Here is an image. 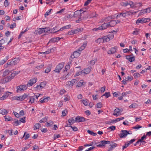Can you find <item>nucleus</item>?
<instances>
[{
    "mask_svg": "<svg viewBox=\"0 0 151 151\" xmlns=\"http://www.w3.org/2000/svg\"><path fill=\"white\" fill-rule=\"evenodd\" d=\"M12 124L13 125H15V126H17L20 125L21 124V122L18 121V120L15 121Z\"/></svg>",
    "mask_w": 151,
    "mask_h": 151,
    "instance_id": "nucleus-38",
    "label": "nucleus"
},
{
    "mask_svg": "<svg viewBox=\"0 0 151 151\" xmlns=\"http://www.w3.org/2000/svg\"><path fill=\"white\" fill-rule=\"evenodd\" d=\"M103 96H105L106 97V98H107L111 96V95L110 92H108L105 93L103 95Z\"/></svg>",
    "mask_w": 151,
    "mask_h": 151,
    "instance_id": "nucleus-43",
    "label": "nucleus"
},
{
    "mask_svg": "<svg viewBox=\"0 0 151 151\" xmlns=\"http://www.w3.org/2000/svg\"><path fill=\"white\" fill-rule=\"evenodd\" d=\"M60 38L59 37H55L53 38H52L49 41V42H58L59 41Z\"/></svg>",
    "mask_w": 151,
    "mask_h": 151,
    "instance_id": "nucleus-23",
    "label": "nucleus"
},
{
    "mask_svg": "<svg viewBox=\"0 0 151 151\" xmlns=\"http://www.w3.org/2000/svg\"><path fill=\"white\" fill-rule=\"evenodd\" d=\"M87 132L88 134L93 136H95L97 135V134L96 133H94L92 131H91L90 130H87Z\"/></svg>",
    "mask_w": 151,
    "mask_h": 151,
    "instance_id": "nucleus-37",
    "label": "nucleus"
},
{
    "mask_svg": "<svg viewBox=\"0 0 151 151\" xmlns=\"http://www.w3.org/2000/svg\"><path fill=\"white\" fill-rule=\"evenodd\" d=\"M100 142L101 143L97 145V147H103V146H105V144H109L110 143V141L106 140L101 141Z\"/></svg>",
    "mask_w": 151,
    "mask_h": 151,
    "instance_id": "nucleus-10",
    "label": "nucleus"
},
{
    "mask_svg": "<svg viewBox=\"0 0 151 151\" xmlns=\"http://www.w3.org/2000/svg\"><path fill=\"white\" fill-rule=\"evenodd\" d=\"M16 74L15 73H12L11 74L8 76L10 79L11 80L14 77L16 76Z\"/></svg>",
    "mask_w": 151,
    "mask_h": 151,
    "instance_id": "nucleus-41",
    "label": "nucleus"
},
{
    "mask_svg": "<svg viewBox=\"0 0 151 151\" xmlns=\"http://www.w3.org/2000/svg\"><path fill=\"white\" fill-rule=\"evenodd\" d=\"M75 122V120L73 118H71L68 120V122L70 125H71L74 123Z\"/></svg>",
    "mask_w": 151,
    "mask_h": 151,
    "instance_id": "nucleus-31",
    "label": "nucleus"
},
{
    "mask_svg": "<svg viewBox=\"0 0 151 151\" xmlns=\"http://www.w3.org/2000/svg\"><path fill=\"white\" fill-rule=\"evenodd\" d=\"M43 32L45 33H46L48 32L50 30V28L49 27H47L45 28H43Z\"/></svg>",
    "mask_w": 151,
    "mask_h": 151,
    "instance_id": "nucleus-40",
    "label": "nucleus"
},
{
    "mask_svg": "<svg viewBox=\"0 0 151 151\" xmlns=\"http://www.w3.org/2000/svg\"><path fill=\"white\" fill-rule=\"evenodd\" d=\"M92 68L91 66H89L87 68L84 69L85 71L83 72V73L85 74H88L91 72Z\"/></svg>",
    "mask_w": 151,
    "mask_h": 151,
    "instance_id": "nucleus-25",
    "label": "nucleus"
},
{
    "mask_svg": "<svg viewBox=\"0 0 151 151\" xmlns=\"http://www.w3.org/2000/svg\"><path fill=\"white\" fill-rule=\"evenodd\" d=\"M117 50L116 47H112L111 49L109 50L107 52L108 54H111L115 53Z\"/></svg>",
    "mask_w": 151,
    "mask_h": 151,
    "instance_id": "nucleus-14",
    "label": "nucleus"
},
{
    "mask_svg": "<svg viewBox=\"0 0 151 151\" xmlns=\"http://www.w3.org/2000/svg\"><path fill=\"white\" fill-rule=\"evenodd\" d=\"M130 93H131V92L130 91H129L122 93V95L123 97H124L126 96L127 94H130Z\"/></svg>",
    "mask_w": 151,
    "mask_h": 151,
    "instance_id": "nucleus-44",
    "label": "nucleus"
},
{
    "mask_svg": "<svg viewBox=\"0 0 151 151\" xmlns=\"http://www.w3.org/2000/svg\"><path fill=\"white\" fill-rule=\"evenodd\" d=\"M68 112L67 110H65L62 111V114L63 116H65L67 114Z\"/></svg>",
    "mask_w": 151,
    "mask_h": 151,
    "instance_id": "nucleus-55",
    "label": "nucleus"
},
{
    "mask_svg": "<svg viewBox=\"0 0 151 151\" xmlns=\"http://www.w3.org/2000/svg\"><path fill=\"white\" fill-rule=\"evenodd\" d=\"M110 146H111L113 148H114L117 146V144H116L115 143L113 142L110 145Z\"/></svg>",
    "mask_w": 151,
    "mask_h": 151,
    "instance_id": "nucleus-63",
    "label": "nucleus"
},
{
    "mask_svg": "<svg viewBox=\"0 0 151 151\" xmlns=\"http://www.w3.org/2000/svg\"><path fill=\"white\" fill-rule=\"evenodd\" d=\"M92 0H87L84 3V6H87L89 4H90Z\"/></svg>",
    "mask_w": 151,
    "mask_h": 151,
    "instance_id": "nucleus-51",
    "label": "nucleus"
},
{
    "mask_svg": "<svg viewBox=\"0 0 151 151\" xmlns=\"http://www.w3.org/2000/svg\"><path fill=\"white\" fill-rule=\"evenodd\" d=\"M75 30H71L68 33V35H73L75 34Z\"/></svg>",
    "mask_w": 151,
    "mask_h": 151,
    "instance_id": "nucleus-53",
    "label": "nucleus"
},
{
    "mask_svg": "<svg viewBox=\"0 0 151 151\" xmlns=\"http://www.w3.org/2000/svg\"><path fill=\"white\" fill-rule=\"evenodd\" d=\"M104 42V40L102 37L99 38L96 41V42L99 44L103 43Z\"/></svg>",
    "mask_w": 151,
    "mask_h": 151,
    "instance_id": "nucleus-33",
    "label": "nucleus"
},
{
    "mask_svg": "<svg viewBox=\"0 0 151 151\" xmlns=\"http://www.w3.org/2000/svg\"><path fill=\"white\" fill-rule=\"evenodd\" d=\"M130 2H132V1H129V2H122L121 3V4L122 6L125 7L129 5L131 7V5L130 4Z\"/></svg>",
    "mask_w": 151,
    "mask_h": 151,
    "instance_id": "nucleus-24",
    "label": "nucleus"
},
{
    "mask_svg": "<svg viewBox=\"0 0 151 151\" xmlns=\"http://www.w3.org/2000/svg\"><path fill=\"white\" fill-rule=\"evenodd\" d=\"M144 10L145 11V13H148L150 12V9L149 7L144 9Z\"/></svg>",
    "mask_w": 151,
    "mask_h": 151,
    "instance_id": "nucleus-47",
    "label": "nucleus"
},
{
    "mask_svg": "<svg viewBox=\"0 0 151 151\" xmlns=\"http://www.w3.org/2000/svg\"><path fill=\"white\" fill-rule=\"evenodd\" d=\"M86 43H83V45H82L80 47H79L77 50V51L81 53V51L84 50L85 47L86 46Z\"/></svg>",
    "mask_w": 151,
    "mask_h": 151,
    "instance_id": "nucleus-18",
    "label": "nucleus"
},
{
    "mask_svg": "<svg viewBox=\"0 0 151 151\" xmlns=\"http://www.w3.org/2000/svg\"><path fill=\"white\" fill-rule=\"evenodd\" d=\"M25 119V117H24L20 119L19 121L21 122H21L23 123H25L26 122Z\"/></svg>",
    "mask_w": 151,
    "mask_h": 151,
    "instance_id": "nucleus-58",
    "label": "nucleus"
},
{
    "mask_svg": "<svg viewBox=\"0 0 151 151\" xmlns=\"http://www.w3.org/2000/svg\"><path fill=\"white\" fill-rule=\"evenodd\" d=\"M102 38L104 40V42H109L110 40V39L107 36H104Z\"/></svg>",
    "mask_w": 151,
    "mask_h": 151,
    "instance_id": "nucleus-34",
    "label": "nucleus"
},
{
    "mask_svg": "<svg viewBox=\"0 0 151 151\" xmlns=\"http://www.w3.org/2000/svg\"><path fill=\"white\" fill-rule=\"evenodd\" d=\"M142 127V126H140L139 125L137 124L135 126L133 127L132 128L133 129H138Z\"/></svg>",
    "mask_w": 151,
    "mask_h": 151,
    "instance_id": "nucleus-56",
    "label": "nucleus"
},
{
    "mask_svg": "<svg viewBox=\"0 0 151 151\" xmlns=\"http://www.w3.org/2000/svg\"><path fill=\"white\" fill-rule=\"evenodd\" d=\"M85 121V118L83 117L77 116L76 117V122H80Z\"/></svg>",
    "mask_w": 151,
    "mask_h": 151,
    "instance_id": "nucleus-16",
    "label": "nucleus"
},
{
    "mask_svg": "<svg viewBox=\"0 0 151 151\" xmlns=\"http://www.w3.org/2000/svg\"><path fill=\"white\" fill-rule=\"evenodd\" d=\"M148 18H143L142 19H138L136 21V23L138 24L139 23H146L147 22V20H149Z\"/></svg>",
    "mask_w": 151,
    "mask_h": 151,
    "instance_id": "nucleus-12",
    "label": "nucleus"
},
{
    "mask_svg": "<svg viewBox=\"0 0 151 151\" xmlns=\"http://www.w3.org/2000/svg\"><path fill=\"white\" fill-rule=\"evenodd\" d=\"M29 98L30 99L29 101V103L32 104L34 102L35 100V97L33 96H30Z\"/></svg>",
    "mask_w": 151,
    "mask_h": 151,
    "instance_id": "nucleus-27",
    "label": "nucleus"
},
{
    "mask_svg": "<svg viewBox=\"0 0 151 151\" xmlns=\"http://www.w3.org/2000/svg\"><path fill=\"white\" fill-rule=\"evenodd\" d=\"M132 133H129V131L126 130H122L119 134L120 138H123L126 137L128 134H131Z\"/></svg>",
    "mask_w": 151,
    "mask_h": 151,
    "instance_id": "nucleus-5",
    "label": "nucleus"
},
{
    "mask_svg": "<svg viewBox=\"0 0 151 151\" xmlns=\"http://www.w3.org/2000/svg\"><path fill=\"white\" fill-rule=\"evenodd\" d=\"M4 118L5 119V121L6 122H9L11 121L12 118L9 116L5 115L4 116Z\"/></svg>",
    "mask_w": 151,
    "mask_h": 151,
    "instance_id": "nucleus-26",
    "label": "nucleus"
},
{
    "mask_svg": "<svg viewBox=\"0 0 151 151\" xmlns=\"http://www.w3.org/2000/svg\"><path fill=\"white\" fill-rule=\"evenodd\" d=\"M102 107L101 103L99 102L98 103L96 104V108H101Z\"/></svg>",
    "mask_w": 151,
    "mask_h": 151,
    "instance_id": "nucleus-60",
    "label": "nucleus"
},
{
    "mask_svg": "<svg viewBox=\"0 0 151 151\" xmlns=\"http://www.w3.org/2000/svg\"><path fill=\"white\" fill-rule=\"evenodd\" d=\"M52 10V9H50V10H48L45 13V17H46L48 15H49L51 11V10Z\"/></svg>",
    "mask_w": 151,
    "mask_h": 151,
    "instance_id": "nucleus-45",
    "label": "nucleus"
},
{
    "mask_svg": "<svg viewBox=\"0 0 151 151\" xmlns=\"http://www.w3.org/2000/svg\"><path fill=\"white\" fill-rule=\"evenodd\" d=\"M28 96V95L26 93H24V94L22 96H15L14 97V99L18 101H22L25 99Z\"/></svg>",
    "mask_w": 151,
    "mask_h": 151,
    "instance_id": "nucleus-7",
    "label": "nucleus"
},
{
    "mask_svg": "<svg viewBox=\"0 0 151 151\" xmlns=\"http://www.w3.org/2000/svg\"><path fill=\"white\" fill-rule=\"evenodd\" d=\"M108 24L109 27H113L116 24V20H112L109 22Z\"/></svg>",
    "mask_w": 151,
    "mask_h": 151,
    "instance_id": "nucleus-19",
    "label": "nucleus"
},
{
    "mask_svg": "<svg viewBox=\"0 0 151 151\" xmlns=\"http://www.w3.org/2000/svg\"><path fill=\"white\" fill-rule=\"evenodd\" d=\"M130 62H132L133 61H135V58L134 56L132 57L131 56L129 58V59L128 60Z\"/></svg>",
    "mask_w": 151,
    "mask_h": 151,
    "instance_id": "nucleus-46",
    "label": "nucleus"
},
{
    "mask_svg": "<svg viewBox=\"0 0 151 151\" xmlns=\"http://www.w3.org/2000/svg\"><path fill=\"white\" fill-rule=\"evenodd\" d=\"M7 40V39L6 38L1 40H0V45L2 46L6 42Z\"/></svg>",
    "mask_w": 151,
    "mask_h": 151,
    "instance_id": "nucleus-29",
    "label": "nucleus"
},
{
    "mask_svg": "<svg viewBox=\"0 0 151 151\" xmlns=\"http://www.w3.org/2000/svg\"><path fill=\"white\" fill-rule=\"evenodd\" d=\"M41 127V125L39 123H37L35 124L34 127V129L35 130L39 129Z\"/></svg>",
    "mask_w": 151,
    "mask_h": 151,
    "instance_id": "nucleus-35",
    "label": "nucleus"
},
{
    "mask_svg": "<svg viewBox=\"0 0 151 151\" xmlns=\"http://www.w3.org/2000/svg\"><path fill=\"white\" fill-rule=\"evenodd\" d=\"M140 75V74L137 73H134L133 75L134 77L135 78H137L139 77Z\"/></svg>",
    "mask_w": 151,
    "mask_h": 151,
    "instance_id": "nucleus-48",
    "label": "nucleus"
},
{
    "mask_svg": "<svg viewBox=\"0 0 151 151\" xmlns=\"http://www.w3.org/2000/svg\"><path fill=\"white\" fill-rule=\"evenodd\" d=\"M3 80L4 83H6L11 81L8 76L4 78Z\"/></svg>",
    "mask_w": 151,
    "mask_h": 151,
    "instance_id": "nucleus-39",
    "label": "nucleus"
},
{
    "mask_svg": "<svg viewBox=\"0 0 151 151\" xmlns=\"http://www.w3.org/2000/svg\"><path fill=\"white\" fill-rule=\"evenodd\" d=\"M43 28H37L36 31V34H41L44 33Z\"/></svg>",
    "mask_w": 151,
    "mask_h": 151,
    "instance_id": "nucleus-20",
    "label": "nucleus"
},
{
    "mask_svg": "<svg viewBox=\"0 0 151 151\" xmlns=\"http://www.w3.org/2000/svg\"><path fill=\"white\" fill-rule=\"evenodd\" d=\"M53 0H46V3L47 4H49L50 5L52 4V2H53Z\"/></svg>",
    "mask_w": 151,
    "mask_h": 151,
    "instance_id": "nucleus-54",
    "label": "nucleus"
},
{
    "mask_svg": "<svg viewBox=\"0 0 151 151\" xmlns=\"http://www.w3.org/2000/svg\"><path fill=\"white\" fill-rule=\"evenodd\" d=\"M27 88V85H20L17 87L16 91L17 93H20L26 90Z\"/></svg>",
    "mask_w": 151,
    "mask_h": 151,
    "instance_id": "nucleus-4",
    "label": "nucleus"
},
{
    "mask_svg": "<svg viewBox=\"0 0 151 151\" xmlns=\"http://www.w3.org/2000/svg\"><path fill=\"white\" fill-rule=\"evenodd\" d=\"M19 59L18 58H15L13 59L11 61L8 62L7 63L8 65H15L19 62Z\"/></svg>",
    "mask_w": 151,
    "mask_h": 151,
    "instance_id": "nucleus-8",
    "label": "nucleus"
},
{
    "mask_svg": "<svg viewBox=\"0 0 151 151\" xmlns=\"http://www.w3.org/2000/svg\"><path fill=\"white\" fill-rule=\"evenodd\" d=\"M13 129L9 130L8 131V133L10 136H12L13 134Z\"/></svg>",
    "mask_w": 151,
    "mask_h": 151,
    "instance_id": "nucleus-62",
    "label": "nucleus"
},
{
    "mask_svg": "<svg viewBox=\"0 0 151 151\" xmlns=\"http://www.w3.org/2000/svg\"><path fill=\"white\" fill-rule=\"evenodd\" d=\"M115 129H116L115 127L114 126H111V127H109L108 128V129H111V130L110 131H114Z\"/></svg>",
    "mask_w": 151,
    "mask_h": 151,
    "instance_id": "nucleus-52",
    "label": "nucleus"
},
{
    "mask_svg": "<svg viewBox=\"0 0 151 151\" xmlns=\"http://www.w3.org/2000/svg\"><path fill=\"white\" fill-rule=\"evenodd\" d=\"M50 98L48 96H44L41 98L40 100V102L42 103H45L48 101Z\"/></svg>",
    "mask_w": 151,
    "mask_h": 151,
    "instance_id": "nucleus-11",
    "label": "nucleus"
},
{
    "mask_svg": "<svg viewBox=\"0 0 151 151\" xmlns=\"http://www.w3.org/2000/svg\"><path fill=\"white\" fill-rule=\"evenodd\" d=\"M37 81L36 78H34L30 79L28 81L27 84V87L32 86Z\"/></svg>",
    "mask_w": 151,
    "mask_h": 151,
    "instance_id": "nucleus-9",
    "label": "nucleus"
},
{
    "mask_svg": "<svg viewBox=\"0 0 151 151\" xmlns=\"http://www.w3.org/2000/svg\"><path fill=\"white\" fill-rule=\"evenodd\" d=\"M10 73L11 72L10 71L7 70H6L3 72V76H6Z\"/></svg>",
    "mask_w": 151,
    "mask_h": 151,
    "instance_id": "nucleus-32",
    "label": "nucleus"
},
{
    "mask_svg": "<svg viewBox=\"0 0 151 151\" xmlns=\"http://www.w3.org/2000/svg\"><path fill=\"white\" fill-rule=\"evenodd\" d=\"M96 62V60H91L89 62V63L91 65H93L95 64V63Z\"/></svg>",
    "mask_w": 151,
    "mask_h": 151,
    "instance_id": "nucleus-59",
    "label": "nucleus"
},
{
    "mask_svg": "<svg viewBox=\"0 0 151 151\" xmlns=\"http://www.w3.org/2000/svg\"><path fill=\"white\" fill-rule=\"evenodd\" d=\"M44 66V64H41L40 65L37 66L36 68L38 69H40L42 68Z\"/></svg>",
    "mask_w": 151,
    "mask_h": 151,
    "instance_id": "nucleus-57",
    "label": "nucleus"
},
{
    "mask_svg": "<svg viewBox=\"0 0 151 151\" xmlns=\"http://www.w3.org/2000/svg\"><path fill=\"white\" fill-rule=\"evenodd\" d=\"M76 82V80L73 79L70 81H68L66 83V85L69 87H72L73 86Z\"/></svg>",
    "mask_w": 151,
    "mask_h": 151,
    "instance_id": "nucleus-17",
    "label": "nucleus"
},
{
    "mask_svg": "<svg viewBox=\"0 0 151 151\" xmlns=\"http://www.w3.org/2000/svg\"><path fill=\"white\" fill-rule=\"evenodd\" d=\"M70 97L68 96H66L65 97L64 99V100L65 101H69L70 100Z\"/></svg>",
    "mask_w": 151,
    "mask_h": 151,
    "instance_id": "nucleus-49",
    "label": "nucleus"
},
{
    "mask_svg": "<svg viewBox=\"0 0 151 151\" xmlns=\"http://www.w3.org/2000/svg\"><path fill=\"white\" fill-rule=\"evenodd\" d=\"M136 13L137 12H131L130 11L125 12L123 11L121 13L118 14L116 16V18H120L122 17L124 18L126 17L127 16L132 15Z\"/></svg>",
    "mask_w": 151,
    "mask_h": 151,
    "instance_id": "nucleus-2",
    "label": "nucleus"
},
{
    "mask_svg": "<svg viewBox=\"0 0 151 151\" xmlns=\"http://www.w3.org/2000/svg\"><path fill=\"white\" fill-rule=\"evenodd\" d=\"M130 4L131 5V7L133 8H139L142 6V3L141 2L134 3L132 1L130 2Z\"/></svg>",
    "mask_w": 151,
    "mask_h": 151,
    "instance_id": "nucleus-6",
    "label": "nucleus"
},
{
    "mask_svg": "<svg viewBox=\"0 0 151 151\" xmlns=\"http://www.w3.org/2000/svg\"><path fill=\"white\" fill-rule=\"evenodd\" d=\"M70 68V66L69 65H66L65 66V72H68V70Z\"/></svg>",
    "mask_w": 151,
    "mask_h": 151,
    "instance_id": "nucleus-50",
    "label": "nucleus"
},
{
    "mask_svg": "<svg viewBox=\"0 0 151 151\" xmlns=\"http://www.w3.org/2000/svg\"><path fill=\"white\" fill-rule=\"evenodd\" d=\"M110 19L109 17H107L104 19L103 21L102 22H104V23L102 24L101 26H99V27L97 28H95L93 29L95 31H97L98 30H102L108 28L109 27V26L108 23H107L106 22H108Z\"/></svg>",
    "mask_w": 151,
    "mask_h": 151,
    "instance_id": "nucleus-1",
    "label": "nucleus"
},
{
    "mask_svg": "<svg viewBox=\"0 0 151 151\" xmlns=\"http://www.w3.org/2000/svg\"><path fill=\"white\" fill-rule=\"evenodd\" d=\"M8 113V111L6 109H0V114H1L3 115H6Z\"/></svg>",
    "mask_w": 151,
    "mask_h": 151,
    "instance_id": "nucleus-21",
    "label": "nucleus"
},
{
    "mask_svg": "<svg viewBox=\"0 0 151 151\" xmlns=\"http://www.w3.org/2000/svg\"><path fill=\"white\" fill-rule=\"evenodd\" d=\"M81 101H82L83 104L85 106H88V104L89 103V101L87 99H85L84 100H82Z\"/></svg>",
    "mask_w": 151,
    "mask_h": 151,
    "instance_id": "nucleus-30",
    "label": "nucleus"
},
{
    "mask_svg": "<svg viewBox=\"0 0 151 151\" xmlns=\"http://www.w3.org/2000/svg\"><path fill=\"white\" fill-rule=\"evenodd\" d=\"M85 12L86 11L82 9L76 11V18L77 17L78 18L80 17L81 16L82 14Z\"/></svg>",
    "mask_w": 151,
    "mask_h": 151,
    "instance_id": "nucleus-13",
    "label": "nucleus"
},
{
    "mask_svg": "<svg viewBox=\"0 0 151 151\" xmlns=\"http://www.w3.org/2000/svg\"><path fill=\"white\" fill-rule=\"evenodd\" d=\"M63 73H64V74L62 77V78L63 79L65 80L67 78V76L68 73V72H65L64 70H63Z\"/></svg>",
    "mask_w": 151,
    "mask_h": 151,
    "instance_id": "nucleus-28",
    "label": "nucleus"
},
{
    "mask_svg": "<svg viewBox=\"0 0 151 151\" xmlns=\"http://www.w3.org/2000/svg\"><path fill=\"white\" fill-rule=\"evenodd\" d=\"M76 54V51H74L73 54L71 55L70 57V63H71V62L72 61L71 59H74L75 58V55Z\"/></svg>",
    "mask_w": 151,
    "mask_h": 151,
    "instance_id": "nucleus-36",
    "label": "nucleus"
},
{
    "mask_svg": "<svg viewBox=\"0 0 151 151\" xmlns=\"http://www.w3.org/2000/svg\"><path fill=\"white\" fill-rule=\"evenodd\" d=\"M86 83L85 82H83V81L81 80L78 83L77 86L79 87H81V86H84Z\"/></svg>",
    "mask_w": 151,
    "mask_h": 151,
    "instance_id": "nucleus-22",
    "label": "nucleus"
},
{
    "mask_svg": "<svg viewBox=\"0 0 151 151\" xmlns=\"http://www.w3.org/2000/svg\"><path fill=\"white\" fill-rule=\"evenodd\" d=\"M64 64L63 63H60L56 66L55 70H54V73L58 74V76H59L60 72L63 68Z\"/></svg>",
    "mask_w": 151,
    "mask_h": 151,
    "instance_id": "nucleus-3",
    "label": "nucleus"
},
{
    "mask_svg": "<svg viewBox=\"0 0 151 151\" xmlns=\"http://www.w3.org/2000/svg\"><path fill=\"white\" fill-rule=\"evenodd\" d=\"M9 93L12 94V93L9 91L6 92L2 96L0 97V100H3L6 99L8 97V96L9 95Z\"/></svg>",
    "mask_w": 151,
    "mask_h": 151,
    "instance_id": "nucleus-15",
    "label": "nucleus"
},
{
    "mask_svg": "<svg viewBox=\"0 0 151 151\" xmlns=\"http://www.w3.org/2000/svg\"><path fill=\"white\" fill-rule=\"evenodd\" d=\"M51 68H50V67L47 68L45 69V72L46 73H48L50 72V71H51Z\"/></svg>",
    "mask_w": 151,
    "mask_h": 151,
    "instance_id": "nucleus-64",
    "label": "nucleus"
},
{
    "mask_svg": "<svg viewBox=\"0 0 151 151\" xmlns=\"http://www.w3.org/2000/svg\"><path fill=\"white\" fill-rule=\"evenodd\" d=\"M58 30V27H53L50 30V32L52 33H54L53 32H53V31L56 30L57 31Z\"/></svg>",
    "mask_w": 151,
    "mask_h": 151,
    "instance_id": "nucleus-42",
    "label": "nucleus"
},
{
    "mask_svg": "<svg viewBox=\"0 0 151 151\" xmlns=\"http://www.w3.org/2000/svg\"><path fill=\"white\" fill-rule=\"evenodd\" d=\"M36 88L37 89H38V90H41L42 89V88H43L42 87V86L40 84L39 85H37Z\"/></svg>",
    "mask_w": 151,
    "mask_h": 151,
    "instance_id": "nucleus-61",
    "label": "nucleus"
}]
</instances>
